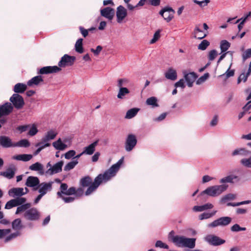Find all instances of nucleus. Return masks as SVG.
Here are the masks:
<instances>
[{
  "instance_id": "nucleus-42",
  "label": "nucleus",
  "mask_w": 251,
  "mask_h": 251,
  "mask_svg": "<svg viewBox=\"0 0 251 251\" xmlns=\"http://www.w3.org/2000/svg\"><path fill=\"white\" fill-rule=\"evenodd\" d=\"M240 162L243 166L247 168H251V156L242 158Z\"/></svg>"
},
{
  "instance_id": "nucleus-53",
  "label": "nucleus",
  "mask_w": 251,
  "mask_h": 251,
  "mask_svg": "<svg viewBox=\"0 0 251 251\" xmlns=\"http://www.w3.org/2000/svg\"><path fill=\"white\" fill-rule=\"evenodd\" d=\"M30 128L28 132V134L31 136H33L36 135L38 132L37 126L35 124H32L30 126Z\"/></svg>"
},
{
  "instance_id": "nucleus-47",
  "label": "nucleus",
  "mask_w": 251,
  "mask_h": 251,
  "mask_svg": "<svg viewBox=\"0 0 251 251\" xmlns=\"http://www.w3.org/2000/svg\"><path fill=\"white\" fill-rule=\"evenodd\" d=\"M30 144L28 140L26 139L21 140L20 141L14 143V147H28L29 146Z\"/></svg>"
},
{
  "instance_id": "nucleus-31",
  "label": "nucleus",
  "mask_w": 251,
  "mask_h": 251,
  "mask_svg": "<svg viewBox=\"0 0 251 251\" xmlns=\"http://www.w3.org/2000/svg\"><path fill=\"white\" fill-rule=\"evenodd\" d=\"M43 81V78L41 75H37L33 77L29 80L27 83V85L29 86H33V85H38Z\"/></svg>"
},
{
  "instance_id": "nucleus-4",
  "label": "nucleus",
  "mask_w": 251,
  "mask_h": 251,
  "mask_svg": "<svg viewBox=\"0 0 251 251\" xmlns=\"http://www.w3.org/2000/svg\"><path fill=\"white\" fill-rule=\"evenodd\" d=\"M12 227L16 231L10 234L5 238L4 242L5 243L9 242L21 235L19 231L23 228L21 220L19 218L15 219L12 222Z\"/></svg>"
},
{
  "instance_id": "nucleus-30",
  "label": "nucleus",
  "mask_w": 251,
  "mask_h": 251,
  "mask_svg": "<svg viewBox=\"0 0 251 251\" xmlns=\"http://www.w3.org/2000/svg\"><path fill=\"white\" fill-rule=\"evenodd\" d=\"M165 76L168 79L175 80L176 79L177 75L175 70L170 68L165 73Z\"/></svg>"
},
{
  "instance_id": "nucleus-7",
  "label": "nucleus",
  "mask_w": 251,
  "mask_h": 251,
  "mask_svg": "<svg viewBox=\"0 0 251 251\" xmlns=\"http://www.w3.org/2000/svg\"><path fill=\"white\" fill-rule=\"evenodd\" d=\"M232 219L230 217H222L208 224L207 226L209 228H215L218 226H226L229 225Z\"/></svg>"
},
{
  "instance_id": "nucleus-62",
  "label": "nucleus",
  "mask_w": 251,
  "mask_h": 251,
  "mask_svg": "<svg viewBox=\"0 0 251 251\" xmlns=\"http://www.w3.org/2000/svg\"><path fill=\"white\" fill-rule=\"evenodd\" d=\"M11 232L10 229H0V239H2L4 236L9 234Z\"/></svg>"
},
{
  "instance_id": "nucleus-2",
  "label": "nucleus",
  "mask_w": 251,
  "mask_h": 251,
  "mask_svg": "<svg viewBox=\"0 0 251 251\" xmlns=\"http://www.w3.org/2000/svg\"><path fill=\"white\" fill-rule=\"evenodd\" d=\"M172 242L177 247L193 249L195 247L196 239L188 238L184 236L175 235L172 237Z\"/></svg>"
},
{
  "instance_id": "nucleus-58",
  "label": "nucleus",
  "mask_w": 251,
  "mask_h": 251,
  "mask_svg": "<svg viewBox=\"0 0 251 251\" xmlns=\"http://www.w3.org/2000/svg\"><path fill=\"white\" fill-rule=\"evenodd\" d=\"M75 155V151L74 150H70L64 154V157L66 159H70Z\"/></svg>"
},
{
  "instance_id": "nucleus-16",
  "label": "nucleus",
  "mask_w": 251,
  "mask_h": 251,
  "mask_svg": "<svg viewBox=\"0 0 251 251\" xmlns=\"http://www.w3.org/2000/svg\"><path fill=\"white\" fill-rule=\"evenodd\" d=\"M26 199L25 198H18L7 201L5 205V208L10 209L14 207L18 206L25 203Z\"/></svg>"
},
{
  "instance_id": "nucleus-9",
  "label": "nucleus",
  "mask_w": 251,
  "mask_h": 251,
  "mask_svg": "<svg viewBox=\"0 0 251 251\" xmlns=\"http://www.w3.org/2000/svg\"><path fill=\"white\" fill-rule=\"evenodd\" d=\"M23 216L27 220L35 221L40 219L41 213L37 208L32 207L25 211Z\"/></svg>"
},
{
  "instance_id": "nucleus-46",
  "label": "nucleus",
  "mask_w": 251,
  "mask_h": 251,
  "mask_svg": "<svg viewBox=\"0 0 251 251\" xmlns=\"http://www.w3.org/2000/svg\"><path fill=\"white\" fill-rule=\"evenodd\" d=\"M251 13L250 12L244 18H241V19L237 20L236 23L239 22L240 21H241L238 25L239 31H241L243 28L245 22L246 21L248 18L251 16Z\"/></svg>"
},
{
  "instance_id": "nucleus-41",
  "label": "nucleus",
  "mask_w": 251,
  "mask_h": 251,
  "mask_svg": "<svg viewBox=\"0 0 251 251\" xmlns=\"http://www.w3.org/2000/svg\"><path fill=\"white\" fill-rule=\"evenodd\" d=\"M78 162L77 159H73L72 161L68 162L64 167V170L65 171H69L74 169L78 164Z\"/></svg>"
},
{
  "instance_id": "nucleus-6",
  "label": "nucleus",
  "mask_w": 251,
  "mask_h": 251,
  "mask_svg": "<svg viewBox=\"0 0 251 251\" xmlns=\"http://www.w3.org/2000/svg\"><path fill=\"white\" fill-rule=\"evenodd\" d=\"M230 43L226 40L221 41L220 43V49L221 53L224 52L220 56L217 63H220L226 57H228L231 61L232 60V53L230 51L226 52L230 47Z\"/></svg>"
},
{
  "instance_id": "nucleus-54",
  "label": "nucleus",
  "mask_w": 251,
  "mask_h": 251,
  "mask_svg": "<svg viewBox=\"0 0 251 251\" xmlns=\"http://www.w3.org/2000/svg\"><path fill=\"white\" fill-rule=\"evenodd\" d=\"M210 45V43L206 40H203L198 46V49L204 50Z\"/></svg>"
},
{
  "instance_id": "nucleus-19",
  "label": "nucleus",
  "mask_w": 251,
  "mask_h": 251,
  "mask_svg": "<svg viewBox=\"0 0 251 251\" xmlns=\"http://www.w3.org/2000/svg\"><path fill=\"white\" fill-rule=\"evenodd\" d=\"M25 184L27 187L36 190L40 184V180L37 176H29L27 178Z\"/></svg>"
},
{
  "instance_id": "nucleus-48",
  "label": "nucleus",
  "mask_w": 251,
  "mask_h": 251,
  "mask_svg": "<svg viewBox=\"0 0 251 251\" xmlns=\"http://www.w3.org/2000/svg\"><path fill=\"white\" fill-rule=\"evenodd\" d=\"M209 77V73H205L202 76L199 77L196 81V83L197 85H201Z\"/></svg>"
},
{
  "instance_id": "nucleus-55",
  "label": "nucleus",
  "mask_w": 251,
  "mask_h": 251,
  "mask_svg": "<svg viewBox=\"0 0 251 251\" xmlns=\"http://www.w3.org/2000/svg\"><path fill=\"white\" fill-rule=\"evenodd\" d=\"M161 29H158L154 34L153 38L151 40L150 44L155 43L160 37Z\"/></svg>"
},
{
  "instance_id": "nucleus-1",
  "label": "nucleus",
  "mask_w": 251,
  "mask_h": 251,
  "mask_svg": "<svg viewBox=\"0 0 251 251\" xmlns=\"http://www.w3.org/2000/svg\"><path fill=\"white\" fill-rule=\"evenodd\" d=\"M124 157L121 158L116 164L113 165L108 170L103 174L99 175L94 180V181L89 186L85 194L88 196L94 192L102 182H106L112 177H114L119 171L121 166L123 163Z\"/></svg>"
},
{
  "instance_id": "nucleus-64",
  "label": "nucleus",
  "mask_w": 251,
  "mask_h": 251,
  "mask_svg": "<svg viewBox=\"0 0 251 251\" xmlns=\"http://www.w3.org/2000/svg\"><path fill=\"white\" fill-rule=\"evenodd\" d=\"M128 83V80L126 79H119L118 80L117 86L119 88L124 87L123 86L126 85V84Z\"/></svg>"
},
{
  "instance_id": "nucleus-50",
  "label": "nucleus",
  "mask_w": 251,
  "mask_h": 251,
  "mask_svg": "<svg viewBox=\"0 0 251 251\" xmlns=\"http://www.w3.org/2000/svg\"><path fill=\"white\" fill-rule=\"evenodd\" d=\"M235 198V195L233 194H228L227 195H225L221 198V201L222 203H224L227 201L234 200Z\"/></svg>"
},
{
  "instance_id": "nucleus-44",
  "label": "nucleus",
  "mask_w": 251,
  "mask_h": 251,
  "mask_svg": "<svg viewBox=\"0 0 251 251\" xmlns=\"http://www.w3.org/2000/svg\"><path fill=\"white\" fill-rule=\"evenodd\" d=\"M92 183V178L89 176H85L80 180V184L83 187H87Z\"/></svg>"
},
{
  "instance_id": "nucleus-22",
  "label": "nucleus",
  "mask_w": 251,
  "mask_h": 251,
  "mask_svg": "<svg viewBox=\"0 0 251 251\" xmlns=\"http://www.w3.org/2000/svg\"><path fill=\"white\" fill-rule=\"evenodd\" d=\"M100 14L102 16L111 20L115 15V10L112 8L107 7L100 10Z\"/></svg>"
},
{
  "instance_id": "nucleus-29",
  "label": "nucleus",
  "mask_w": 251,
  "mask_h": 251,
  "mask_svg": "<svg viewBox=\"0 0 251 251\" xmlns=\"http://www.w3.org/2000/svg\"><path fill=\"white\" fill-rule=\"evenodd\" d=\"M234 180L237 181L239 180L238 176L234 175H230L221 178L220 180V183H222V184H225L226 183H233Z\"/></svg>"
},
{
  "instance_id": "nucleus-56",
  "label": "nucleus",
  "mask_w": 251,
  "mask_h": 251,
  "mask_svg": "<svg viewBox=\"0 0 251 251\" xmlns=\"http://www.w3.org/2000/svg\"><path fill=\"white\" fill-rule=\"evenodd\" d=\"M249 75H250L247 73L244 72L242 73L238 78V83H240L242 81H243V82H246Z\"/></svg>"
},
{
  "instance_id": "nucleus-43",
  "label": "nucleus",
  "mask_w": 251,
  "mask_h": 251,
  "mask_svg": "<svg viewBox=\"0 0 251 251\" xmlns=\"http://www.w3.org/2000/svg\"><path fill=\"white\" fill-rule=\"evenodd\" d=\"M83 39L82 38L78 39L75 44V50L76 52L82 53L83 52V48L82 46Z\"/></svg>"
},
{
  "instance_id": "nucleus-28",
  "label": "nucleus",
  "mask_w": 251,
  "mask_h": 251,
  "mask_svg": "<svg viewBox=\"0 0 251 251\" xmlns=\"http://www.w3.org/2000/svg\"><path fill=\"white\" fill-rule=\"evenodd\" d=\"M98 142L99 140H97L89 146L85 147L83 151H82V153H84V154L87 155H92L95 151V148L98 144Z\"/></svg>"
},
{
  "instance_id": "nucleus-33",
  "label": "nucleus",
  "mask_w": 251,
  "mask_h": 251,
  "mask_svg": "<svg viewBox=\"0 0 251 251\" xmlns=\"http://www.w3.org/2000/svg\"><path fill=\"white\" fill-rule=\"evenodd\" d=\"M213 207L212 204L207 203L202 205L195 206L193 208V210L195 212H201L204 210L211 209Z\"/></svg>"
},
{
  "instance_id": "nucleus-18",
  "label": "nucleus",
  "mask_w": 251,
  "mask_h": 251,
  "mask_svg": "<svg viewBox=\"0 0 251 251\" xmlns=\"http://www.w3.org/2000/svg\"><path fill=\"white\" fill-rule=\"evenodd\" d=\"M64 162L60 161L49 168L46 172V173L50 176L60 173L62 171Z\"/></svg>"
},
{
  "instance_id": "nucleus-63",
  "label": "nucleus",
  "mask_w": 251,
  "mask_h": 251,
  "mask_svg": "<svg viewBox=\"0 0 251 251\" xmlns=\"http://www.w3.org/2000/svg\"><path fill=\"white\" fill-rule=\"evenodd\" d=\"M175 86L176 87V88L177 87H180L182 89H184L185 87L184 79H180L179 81L176 82L175 84Z\"/></svg>"
},
{
  "instance_id": "nucleus-38",
  "label": "nucleus",
  "mask_w": 251,
  "mask_h": 251,
  "mask_svg": "<svg viewBox=\"0 0 251 251\" xmlns=\"http://www.w3.org/2000/svg\"><path fill=\"white\" fill-rule=\"evenodd\" d=\"M157 99L155 97H151L147 99L146 103L148 105H150L152 107H157L159 104L157 103Z\"/></svg>"
},
{
  "instance_id": "nucleus-51",
  "label": "nucleus",
  "mask_w": 251,
  "mask_h": 251,
  "mask_svg": "<svg viewBox=\"0 0 251 251\" xmlns=\"http://www.w3.org/2000/svg\"><path fill=\"white\" fill-rule=\"evenodd\" d=\"M68 189V185L66 183H62L60 186V191L57 193L58 197H62V195H65L66 191Z\"/></svg>"
},
{
  "instance_id": "nucleus-24",
  "label": "nucleus",
  "mask_w": 251,
  "mask_h": 251,
  "mask_svg": "<svg viewBox=\"0 0 251 251\" xmlns=\"http://www.w3.org/2000/svg\"><path fill=\"white\" fill-rule=\"evenodd\" d=\"M193 37L195 39L201 40L207 35V33L203 32L200 28V25H196L192 33Z\"/></svg>"
},
{
  "instance_id": "nucleus-52",
  "label": "nucleus",
  "mask_w": 251,
  "mask_h": 251,
  "mask_svg": "<svg viewBox=\"0 0 251 251\" xmlns=\"http://www.w3.org/2000/svg\"><path fill=\"white\" fill-rule=\"evenodd\" d=\"M218 52L215 50H210L207 55L208 60L212 61L217 56Z\"/></svg>"
},
{
  "instance_id": "nucleus-59",
  "label": "nucleus",
  "mask_w": 251,
  "mask_h": 251,
  "mask_svg": "<svg viewBox=\"0 0 251 251\" xmlns=\"http://www.w3.org/2000/svg\"><path fill=\"white\" fill-rule=\"evenodd\" d=\"M195 3L198 4L200 7H202L206 6L209 2V0H204L203 1H199L198 0H193Z\"/></svg>"
},
{
  "instance_id": "nucleus-40",
  "label": "nucleus",
  "mask_w": 251,
  "mask_h": 251,
  "mask_svg": "<svg viewBox=\"0 0 251 251\" xmlns=\"http://www.w3.org/2000/svg\"><path fill=\"white\" fill-rule=\"evenodd\" d=\"M75 61V57L65 54L58 63H73Z\"/></svg>"
},
{
  "instance_id": "nucleus-14",
  "label": "nucleus",
  "mask_w": 251,
  "mask_h": 251,
  "mask_svg": "<svg viewBox=\"0 0 251 251\" xmlns=\"http://www.w3.org/2000/svg\"><path fill=\"white\" fill-rule=\"evenodd\" d=\"M10 101L17 109L23 108L25 104L23 98L19 94H14L10 98Z\"/></svg>"
},
{
  "instance_id": "nucleus-32",
  "label": "nucleus",
  "mask_w": 251,
  "mask_h": 251,
  "mask_svg": "<svg viewBox=\"0 0 251 251\" xmlns=\"http://www.w3.org/2000/svg\"><path fill=\"white\" fill-rule=\"evenodd\" d=\"M32 157L33 156L31 154H22L13 156L12 159L18 161L26 162L31 160Z\"/></svg>"
},
{
  "instance_id": "nucleus-60",
  "label": "nucleus",
  "mask_w": 251,
  "mask_h": 251,
  "mask_svg": "<svg viewBox=\"0 0 251 251\" xmlns=\"http://www.w3.org/2000/svg\"><path fill=\"white\" fill-rule=\"evenodd\" d=\"M79 30L84 37H86L88 34V31L92 30L95 29V28H91L89 29H86L82 26L79 27Z\"/></svg>"
},
{
  "instance_id": "nucleus-45",
  "label": "nucleus",
  "mask_w": 251,
  "mask_h": 251,
  "mask_svg": "<svg viewBox=\"0 0 251 251\" xmlns=\"http://www.w3.org/2000/svg\"><path fill=\"white\" fill-rule=\"evenodd\" d=\"M230 66H229V68L227 70L225 73L223 74L219 75V77L223 78V79L225 80L228 78L232 76L234 74V71L233 70H230Z\"/></svg>"
},
{
  "instance_id": "nucleus-15",
  "label": "nucleus",
  "mask_w": 251,
  "mask_h": 251,
  "mask_svg": "<svg viewBox=\"0 0 251 251\" xmlns=\"http://www.w3.org/2000/svg\"><path fill=\"white\" fill-rule=\"evenodd\" d=\"M204 240L210 245L215 246L222 245L226 242L225 240L220 238L217 236L211 234L206 236Z\"/></svg>"
},
{
  "instance_id": "nucleus-57",
  "label": "nucleus",
  "mask_w": 251,
  "mask_h": 251,
  "mask_svg": "<svg viewBox=\"0 0 251 251\" xmlns=\"http://www.w3.org/2000/svg\"><path fill=\"white\" fill-rule=\"evenodd\" d=\"M251 57V48L247 49L242 54L243 61L245 62L248 58Z\"/></svg>"
},
{
  "instance_id": "nucleus-5",
  "label": "nucleus",
  "mask_w": 251,
  "mask_h": 251,
  "mask_svg": "<svg viewBox=\"0 0 251 251\" xmlns=\"http://www.w3.org/2000/svg\"><path fill=\"white\" fill-rule=\"evenodd\" d=\"M72 144V138L65 137L62 139L59 138L52 143L53 147L57 150L64 151L70 147Z\"/></svg>"
},
{
  "instance_id": "nucleus-39",
  "label": "nucleus",
  "mask_w": 251,
  "mask_h": 251,
  "mask_svg": "<svg viewBox=\"0 0 251 251\" xmlns=\"http://www.w3.org/2000/svg\"><path fill=\"white\" fill-rule=\"evenodd\" d=\"M119 90L117 95V98L119 99H123L125 96L129 93V90L126 87L119 88Z\"/></svg>"
},
{
  "instance_id": "nucleus-34",
  "label": "nucleus",
  "mask_w": 251,
  "mask_h": 251,
  "mask_svg": "<svg viewBox=\"0 0 251 251\" xmlns=\"http://www.w3.org/2000/svg\"><path fill=\"white\" fill-rule=\"evenodd\" d=\"M27 88V85L24 83H17L14 87L13 91L16 94L23 93Z\"/></svg>"
},
{
  "instance_id": "nucleus-37",
  "label": "nucleus",
  "mask_w": 251,
  "mask_h": 251,
  "mask_svg": "<svg viewBox=\"0 0 251 251\" xmlns=\"http://www.w3.org/2000/svg\"><path fill=\"white\" fill-rule=\"evenodd\" d=\"M14 175L15 169L12 168H8L5 172L0 173V175L3 176L8 179L13 178Z\"/></svg>"
},
{
  "instance_id": "nucleus-13",
  "label": "nucleus",
  "mask_w": 251,
  "mask_h": 251,
  "mask_svg": "<svg viewBox=\"0 0 251 251\" xmlns=\"http://www.w3.org/2000/svg\"><path fill=\"white\" fill-rule=\"evenodd\" d=\"M175 13V10L170 7H165L159 11V14L167 23L170 22L173 19Z\"/></svg>"
},
{
  "instance_id": "nucleus-11",
  "label": "nucleus",
  "mask_w": 251,
  "mask_h": 251,
  "mask_svg": "<svg viewBox=\"0 0 251 251\" xmlns=\"http://www.w3.org/2000/svg\"><path fill=\"white\" fill-rule=\"evenodd\" d=\"M182 74L188 86L192 87L198 77V75L195 72H189L188 70H183Z\"/></svg>"
},
{
  "instance_id": "nucleus-27",
  "label": "nucleus",
  "mask_w": 251,
  "mask_h": 251,
  "mask_svg": "<svg viewBox=\"0 0 251 251\" xmlns=\"http://www.w3.org/2000/svg\"><path fill=\"white\" fill-rule=\"evenodd\" d=\"M251 153L250 151L244 148H237L233 150L231 153L232 156L240 155L247 156Z\"/></svg>"
},
{
  "instance_id": "nucleus-21",
  "label": "nucleus",
  "mask_w": 251,
  "mask_h": 251,
  "mask_svg": "<svg viewBox=\"0 0 251 251\" xmlns=\"http://www.w3.org/2000/svg\"><path fill=\"white\" fill-rule=\"evenodd\" d=\"M127 16V10L122 5H120L117 8L116 16L117 21L120 23Z\"/></svg>"
},
{
  "instance_id": "nucleus-26",
  "label": "nucleus",
  "mask_w": 251,
  "mask_h": 251,
  "mask_svg": "<svg viewBox=\"0 0 251 251\" xmlns=\"http://www.w3.org/2000/svg\"><path fill=\"white\" fill-rule=\"evenodd\" d=\"M57 132L55 130L51 129L48 131L43 137L42 141L44 142H49L50 141L53 140L56 135Z\"/></svg>"
},
{
  "instance_id": "nucleus-12",
  "label": "nucleus",
  "mask_w": 251,
  "mask_h": 251,
  "mask_svg": "<svg viewBox=\"0 0 251 251\" xmlns=\"http://www.w3.org/2000/svg\"><path fill=\"white\" fill-rule=\"evenodd\" d=\"M28 190L27 188H13L9 190L8 195L11 197L18 198H22V196L27 194Z\"/></svg>"
},
{
  "instance_id": "nucleus-23",
  "label": "nucleus",
  "mask_w": 251,
  "mask_h": 251,
  "mask_svg": "<svg viewBox=\"0 0 251 251\" xmlns=\"http://www.w3.org/2000/svg\"><path fill=\"white\" fill-rule=\"evenodd\" d=\"M13 106L10 102H6L0 106V113L1 116L8 115L12 112Z\"/></svg>"
},
{
  "instance_id": "nucleus-36",
  "label": "nucleus",
  "mask_w": 251,
  "mask_h": 251,
  "mask_svg": "<svg viewBox=\"0 0 251 251\" xmlns=\"http://www.w3.org/2000/svg\"><path fill=\"white\" fill-rule=\"evenodd\" d=\"M31 206V204L30 203H23L19 206L17 208V210L16 211V214H19L22 212H25L27 210H28Z\"/></svg>"
},
{
  "instance_id": "nucleus-61",
  "label": "nucleus",
  "mask_w": 251,
  "mask_h": 251,
  "mask_svg": "<svg viewBox=\"0 0 251 251\" xmlns=\"http://www.w3.org/2000/svg\"><path fill=\"white\" fill-rule=\"evenodd\" d=\"M155 246L156 248H160L166 249H169V246L167 244L163 243L160 240L157 241Z\"/></svg>"
},
{
  "instance_id": "nucleus-17",
  "label": "nucleus",
  "mask_w": 251,
  "mask_h": 251,
  "mask_svg": "<svg viewBox=\"0 0 251 251\" xmlns=\"http://www.w3.org/2000/svg\"><path fill=\"white\" fill-rule=\"evenodd\" d=\"M53 181L44 182L40 183L38 188V192L45 195L48 192L50 191L52 188Z\"/></svg>"
},
{
  "instance_id": "nucleus-8",
  "label": "nucleus",
  "mask_w": 251,
  "mask_h": 251,
  "mask_svg": "<svg viewBox=\"0 0 251 251\" xmlns=\"http://www.w3.org/2000/svg\"><path fill=\"white\" fill-rule=\"evenodd\" d=\"M71 64H58V66H46L41 68L39 73L40 74H48L56 73L60 71L62 68L66 67Z\"/></svg>"
},
{
  "instance_id": "nucleus-10",
  "label": "nucleus",
  "mask_w": 251,
  "mask_h": 251,
  "mask_svg": "<svg viewBox=\"0 0 251 251\" xmlns=\"http://www.w3.org/2000/svg\"><path fill=\"white\" fill-rule=\"evenodd\" d=\"M137 140L136 136L133 134H129L126 139L125 144V148L126 151H131L136 146Z\"/></svg>"
},
{
  "instance_id": "nucleus-25",
  "label": "nucleus",
  "mask_w": 251,
  "mask_h": 251,
  "mask_svg": "<svg viewBox=\"0 0 251 251\" xmlns=\"http://www.w3.org/2000/svg\"><path fill=\"white\" fill-rule=\"evenodd\" d=\"M29 169L31 171L38 172V174L41 176L45 174L43 165L38 162L29 166Z\"/></svg>"
},
{
  "instance_id": "nucleus-35",
  "label": "nucleus",
  "mask_w": 251,
  "mask_h": 251,
  "mask_svg": "<svg viewBox=\"0 0 251 251\" xmlns=\"http://www.w3.org/2000/svg\"><path fill=\"white\" fill-rule=\"evenodd\" d=\"M139 111L138 108H133L127 110L125 115V118L126 119H130L134 117Z\"/></svg>"
},
{
  "instance_id": "nucleus-20",
  "label": "nucleus",
  "mask_w": 251,
  "mask_h": 251,
  "mask_svg": "<svg viewBox=\"0 0 251 251\" xmlns=\"http://www.w3.org/2000/svg\"><path fill=\"white\" fill-rule=\"evenodd\" d=\"M0 146L4 148L14 147V143L9 137L1 135L0 136Z\"/></svg>"
},
{
  "instance_id": "nucleus-49",
  "label": "nucleus",
  "mask_w": 251,
  "mask_h": 251,
  "mask_svg": "<svg viewBox=\"0 0 251 251\" xmlns=\"http://www.w3.org/2000/svg\"><path fill=\"white\" fill-rule=\"evenodd\" d=\"M246 230V227H241L238 224H235L230 227V230L232 232H239L241 231H245Z\"/></svg>"
},
{
  "instance_id": "nucleus-3",
  "label": "nucleus",
  "mask_w": 251,
  "mask_h": 251,
  "mask_svg": "<svg viewBox=\"0 0 251 251\" xmlns=\"http://www.w3.org/2000/svg\"><path fill=\"white\" fill-rule=\"evenodd\" d=\"M228 187V185L226 184L211 186L203 191L201 194H206L212 197H218L226 191Z\"/></svg>"
}]
</instances>
